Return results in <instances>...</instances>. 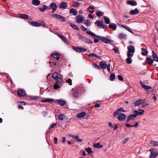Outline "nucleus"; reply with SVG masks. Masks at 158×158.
I'll return each instance as SVG.
<instances>
[{"label": "nucleus", "mask_w": 158, "mask_h": 158, "mask_svg": "<svg viewBox=\"0 0 158 158\" xmlns=\"http://www.w3.org/2000/svg\"><path fill=\"white\" fill-rule=\"evenodd\" d=\"M128 51L127 56H133V54L135 52L134 47L133 45H129L127 47Z\"/></svg>", "instance_id": "obj_1"}, {"label": "nucleus", "mask_w": 158, "mask_h": 158, "mask_svg": "<svg viewBox=\"0 0 158 158\" xmlns=\"http://www.w3.org/2000/svg\"><path fill=\"white\" fill-rule=\"evenodd\" d=\"M86 33L93 37L97 38L103 42L105 37L96 35L94 33L90 31H87Z\"/></svg>", "instance_id": "obj_2"}, {"label": "nucleus", "mask_w": 158, "mask_h": 158, "mask_svg": "<svg viewBox=\"0 0 158 158\" xmlns=\"http://www.w3.org/2000/svg\"><path fill=\"white\" fill-rule=\"evenodd\" d=\"M52 16L53 17H56L61 22H65L66 20L65 17L58 14H54L52 15Z\"/></svg>", "instance_id": "obj_3"}, {"label": "nucleus", "mask_w": 158, "mask_h": 158, "mask_svg": "<svg viewBox=\"0 0 158 158\" xmlns=\"http://www.w3.org/2000/svg\"><path fill=\"white\" fill-rule=\"evenodd\" d=\"M155 149L151 148L150 149V151L151 152V153L150 155V157L151 158H155L158 155L157 152L156 151L154 152Z\"/></svg>", "instance_id": "obj_4"}, {"label": "nucleus", "mask_w": 158, "mask_h": 158, "mask_svg": "<svg viewBox=\"0 0 158 158\" xmlns=\"http://www.w3.org/2000/svg\"><path fill=\"white\" fill-rule=\"evenodd\" d=\"M117 115H118V116L117 118L120 121H122L126 119V116L125 114L122 113H119Z\"/></svg>", "instance_id": "obj_5"}, {"label": "nucleus", "mask_w": 158, "mask_h": 158, "mask_svg": "<svg viewBox=\"0 0 158 158\" xmlns=\"http://www.w3.org/2000/svg\"><path fill=\"white\" fill-rule=\"evenodd\" d=\"M17 94L19 97H22L26 94V92L23 89H21L17 91Z\"/></svg>", "instance_id": "obj_6"}, {"label": "nucleus", "mask_w": 158, "mask_h": 158, "mask_svg": "<svg viewBox=\"0 0 158 158\" xmlns=\"http://www.w3.org/2000/svg\"><path fill=\"white\" fill-rule=\"evenodd\" d=\"M76 20L77 23H80L83 22L84 19L81 15H78L76 17Z\"/></svg>", "instance_id": "obj_7"}, {"label": "nucleus", "mask_w": 158, "mask_h": 158, "mask_svg": "<svg viewBox=\"0 0 158 158\" xmlns=\"http://www.w3.org/2000/svg\"><path fill=\"white\" fill-rule=\"evenodd\" d=\"M136 117V115L135 114H131L129 115L127 118L126 121L128 123L130 120H133Z\"/></svg>", "instance_id": "obj_8"}, {"label": "nucleus", "mask_w": 158, "mask_h": 158, "mask_svg": "<svg viewBox=\"0 0 158 158\" xmlns=\"http://www.w3.org/2000/svg\"><path fill=\"white\" fill-rule=\"evenodd\" d=\"M30 23L31 25L33 26L39 27L41 26V23L36 22L34 21H32L31 22H29Z\"/></svg>", "instance_id": "obj_9"}, {"label": "nucleus", "mask_w": 158, "mask_h": 158, "mask_svg": "<svg viewBox=\"0 0 158 158\" xmlns=\"http://www.w3.org/2000/svg\"><path fill=\"white\" fill-rule=\"evenodd\" d=\"M119 111L123 112H126L125 111L123 108H119L116 110V111L114 112L113 113V115L114 117H115L119 113Z\"/></svg>", "instance_id": "obj_10"}, {"label": "nucleus", "mask_w": 158, "mask_h": 158, "mask_svg": "<svg viewBox=\"0 0 158 158\" xmlns=\"http://www.w3.org/2000/svg\"><path fill=\"white\" fill-rule=\"evenodd\" d=\"M57 103L61 106H64L66 104V102L64 99L56 100Z\"/></svg>", "instance_id": "obj_11"}, {"label": "nucleus", "mask_w": 158, "mask_h": 158, "mask_svg": "<svg viewBox=\"0 0 158 158\" xmlns=\"http://www.w3.org/2000/svg\"><path fill=\"white\" fill-rule=\"evenodd\" d=\"M86 113L84 111L78 113L77 115V118H81L83 117L86 115Z\"/></svg>", "instance_id": "obj_12"}, {"label": "nucleus", "mask_w": 158, "mask_h": 158, "mask_svg": "<svg viewBox=\"0 0 158 158\" xmlns=\"http://www.w3.org/2000/svg\"><path fill=\"white\" fill-rule=\"evenodd\" d=\"M67 6V3L65 2H62L60 5L59 8L60 9H66Z\"/></svg>", "instance_id": "obj_13"}, {"label": "nucleus", "mask_w": 158, "mask_h": 158, "mask_svg": "<svg viewBox=\"0 0 158 158\" xmlns=\"http://www.w3.org/2000/svg\"><path fill=\"white\" fill-rule=\"evenodd\" d=\"M152 55L154 61L158 62V57L157 54L153 51H152Z\"/></svg>", "instance_id": "obj_14"}, {"label": "nucleus", "mask_w": 158, "mask_h": 158, "mask_svg": "<svg viewBox=\"0 0 158 158\" xmlns=\"http://www.w3.org/2000/svg\"><path fill=\"white\" fill-rule=\"evenodd\" d=\"M99 66L102 69H105L106 67V63L104 61H101L99 63Z\"/></svg>", "instance_id": "obj_15"}, {"label": "nucleus", "mask_w": 158, "mask_h": 158, "mask_svg": "<svg viewBox=\"0 0 158 158\" xmlns=\"http://www.w3.org/2000/svg\"><path fill=\"white\" fill-rule=\"evenodd\" d=\"M88 56L92 58L95 57L98 59H101V57L94 53H91L88 55Z\"/></svg>", "instance_id": "obj_16"}, {"label": "nucleus", "mask_w": 158, "mask_h": 158, "mask_svg": "<svg viewBox=\"0 0 158 158\" xmlns=\"http://www.w3.org/2000/svg\"><path fill=\"white\" fill-rule=\"evenodd\" d=\"M51 56L52 57L56 59L57 60H59L60 58V55L58 53H52L51 54Z\"/></svg>", "instance_id": "obj_17"}, {"label": "nucleus", "mask_w": 158, "mask_h": 158, "mask_svg": "<svg viewBox=\"0 0 158 158\" xmlns=\"http://www.w3.org/2000/svg\"><path fill=\"white\" fill-rule=\"evenodd\" d=\"M139 12V11L136 8L134 10H130L129 13L132 15H135L138 13Z\"/></svg>", "instance_id": "obj_18"}, {"label": "nucleus", "mask_w": 158, "mask_h": 158, "mask_svg": "<svg viewBox=\"0 0 158 158\" xmlns=\"http://www.w3.org/2000/svg\"><path fill=\"white\" fill-rule=\"evenodd\" d=\"M93 146L95 148H102L103 146L102 145H101L99 143H94L93 145Z\"/></svg>", "instance_id": "obj_19"}, {"label": "nucleus", "mask_w": 158, "mask_h": 158, "mask_svg": "<svg viewBox=\"0 0 158 158\" xmlns=\"http://www.w3.org/2000/svg\"><path fill=\"white\" fill-rule=\"evenodd\" d=\"M32 3L35 6H38L40 4V2L39 0H32Z\"/></svg>", "instance_id": "obj_20"}, {"label": "nucleus", "mask_w": 158, "mask_h": 158, "mask_svg": "<svg viewBox=\"0 0 158 158\" xmlns=\"http://www.w3.org/2000/svg\"><path fill=\"white\" fill-rule=\"evenodd\" d=\"M69 13L70 14H73L74 15H76L77 13V11L74 8H71L69 10Z\"/></svg>", "instance_id": "obj_21"}, {"label": "nucleus", "mask_w": 158, "mask_h": 158, "mask_svg": "<svg viewBox=\"0 0 158 158\" xmlns=\"http://www.w3.org/2000/svg\"><path fill=\"white\" fill-rule=\"evenodd\" d=\"M79 91V89L78 88H77L75 89L74 92L73 93V95L75 98H76L78 97Z\"/></svg>", "instance_id": "obj_22"}, {"label": "nucleus", "mask_w": 158, "mask_h": 158, "mask_svg": "<svg viewBox=\"0 0 158 158\" xmlns=\"http://www.w3.org/2000/svg\"><path fill=\"white\" fill-rule=\"evenodd\" d=\"M144 112V110H141V109L139 110V112L136 110L134 111V112L135 113V114L136 115V116L138 115H141Z\"/></svg>", "instance_id": "obj_23"}, {"label": "nucleus", "mask_w": 158, "mask_h": 158, "mask_svg": "<svg viewBox=\"0 0 158 158\" xmlns=\"http://www.w3.org/2000/svg\"><path fill=\"white\" fill-rule=\"evenodd\" d=\"M54 101V99L52 98H47L46 99L42 100L41 102H48L52 103Z\"/></svg>", "instance_id": "obj_24"}, {"label": "nucleus", "mask_w": 158, "mask_h": 158, "mask_svg": "<svg viewBox=\"0 0 158 158\" xmlns=\"http://www.w3.org/2000/svg\"><path fill=\"white\" fill-rule=\"evenodd\" d=\"M108 27L110 29H112L114 30H115L117 28L116 25L114 23L110 24L109 25Z\"/></svg>", "instance_id": "obj_25"}, {"label": "nucleus", "mask_w": 158, "mask_h": 158, "mask_svg": "<svg viewBox=\"0 0 158 158\" xmlns=\"http://www.w3.org/2000/svg\"><path fill=\"white\" fill-rule=\"evenodd\" d=\"M69 23L70 24V26L73 29L77 30H79V28L77 27V26L76 25H75V24H73L70 22H69Z\"/></svg>", "instance_id": "obj_26"}, {"label": "nucleus", "mask_w": 158, "mask_h": 158, "mask_svg": "<svg viewBox=\"0 0 158 158\" xmlns=\"http://www.w3.org/2000/svg\"><path fill=\"white\" fill-rule=\"evenodd\" d=\"M83 41L88 44H92L93 43V42L90 39L86 37H85V39L83 40Z\"/></svg>", "instance_id": "obj_27"}, {"label": "nucleus", "mask_w": 158, "mask_h": 158, "mask_svg": "<svg viewBox=\"0 0 158 158\" xmlns=\"http://www.w3.org/2000/svg\"><path fill=\"white\" fill-rule=\"evenodd\" d=\"M19 17L21 19H27L29 18V16L26 14H22L19 15Z\"/></svg>", "instance_id": "obj_28"}, {"label": "nucleus", "mask_w": 158, "mask_h": 158, "mask_svg": "<svg viewBox=\"0 0 158 158\" xmlns=\"http://www.w3.org/2000/svg\"><path fill=\"white\" fill-rule=\"evenodd\" d=\"M146 61H148L147 63L148 64H152L154 62V60L152 59L150 57H147L146 59Z\"/></svg>", "instance_id": "obj_29"}, {"label": "nucleus", "mask_w": 158, "mask_h": 158, "mask_svg": "<svg viewBox=\"0 0 158 158\" xmlns=\"http://www.w3.org/2000/svg\"><path fill=\"white\" fill-rule=\"evenodd\" d=\"M127 37V35L126 34L123 33H120L119 35V37L120 39H126Z\"/></svg>", "instance_id": "obj_30"}, {"label": "nucleus", "mask_w": 158, "mask_h": 158, "mask_svg": "<svg viewBox=\"0 0 158 158\" xmlns=\"http://www.w3.org/2000/svg\"><path fill=\"white\" fill-rule=\"evenodd\" d=\"M56 81L59 83H61L63 81V79L62 77L59 74V76H58V77L56 78V79H55Z\"/></svg>", "instance_id": "obj_31"}, {"label": "nucleus", "mask_w": 158, "mask_h": 158, "mask_svg": "<svg viewBox=\"0 0 158 158\" xmlns=\"http://www.w3.org/2000/svg\"><path fill=\"white\" fill-rule=\"evenodd\" d=\"M48 9V7L46 5H44L43 6V8H39L40 10L42 12H44L45 11V10Z\"/></svg>", "instance_id": "obj_32"}, {"label": "nucleus", "mask_w": 158, "mask_h": 158, "mask_svg": "<svg viewBox=\"0 0 158 158\" xmlns=\"http://www.w3.org/2000/svg\"><path fill=\"white\" fill-rule=\"evenodd\" d=\"M95 24L97 25V26L100 28H101V27L102 24V21L97 20L95 23Z\"/></svg>", "instance_id": "obj_33"}, {"label": "nucleus", "mask_w": 158, "mask_h": 158, "mask_svg": "<svg viewBox=\"0 0 158 158\" xmlns=\"http://www.w3.org/2000/svg\"><path fill=\"white\" fill-rule=\"evenodd\" d=\"M50 7L52 9H56L57 7V5L54 3L53 2L50 4Z\"/></svg>", "instance_id": "obj_34"}, {"label": "nucleus", "mask_w": 158, "mask_h": 158, "mask_svg": "<svg viewBox=\"0 0 158 158\" xmlns=\"http://www.w3.org/2000/svg\"><path fill=\"white\" fill-rule=\"evenodd\" d=\"M65 118V115L63 114H60L58 116V119L61 121H63Z\"/></svg>", "instance_id": "obj_35"}, {"label": "nucleus", "mask_w": 158, "mask_h": 158, "mask_svg": "<svg viewBox=\"0 0 158 158\" xmlns=\"http://www.w3.org/2000/svg\"><path fill=\"white\" fill-rule=\"evenodd\" d=\"M133 56H127V58L126 59V60L128 64H131L132 62V60L131 57H132Z\"/></svg>", "instance_id": "obj_36"}, {"label": "nucleus", "mask_w": 158, "mask_h": 158, "mask_svg": "<svg viewBox=\"0 0 158 158\" xmlns=\"http://www.w3.org/2000/svg\"><path fill=\"white\" fill-rule=\"evenodd\" d=\"M96 15L100 17L103 15L104 13L101 11L98 10L96 12Z\"/></svg>", "instance_id": "obj_37"}, {"label": "nucleus", "mask_w": 158, "mask_h": 158, "mask_svg": "<svg viewBox=\"0 0 158 158\" xmlns=\"http://www.w3.org/2000/svg\"><path fill=\"white\" fill-rule=\"evenodd\" d=\"M103 18L106 24H108L110 23V20L106 16H104Z\"/></svg>", "instance_id": "obj_38"}, {"label": "nucleus", "mask_w": 158, "mask_h": 158, "mask_svg": "<svg viewBox=\"0 0 158 158\" xmlns=\"http://www.w3.org/2000/svg\"><path fill=\"white\" fill-rule=\"evenodd\" d=\"M74 139L77 141L78 142H81L82 141V139H79L78 135L75 136Z\"/></svg>", "instance_id": "obj_39"}, {"label": "nucleus", "mask_w": 158, "mask_h": 158, "mask_svg": "<svg viewBox=\"0 0 158 158\" xmlns=\"http://www.w3.org/2000/svg\"><path fill=\"white\" fill-rule=\"evenodd\" d=\"M141 50L142 51L141 54L143 56H146L148 52V51H146L145 49L143 48H141Z\"/></svg>", "instance_id": "obj_40"}, {"label": "nucleus", "mask_w": 158, "mask_h": 158, "mask_svg": "<svg viewBox=\"0 0 158 158\" xmlns=\"http://www.w3.org/2000/svg\"><path fill=\"white\" fill-rule=\"evenodd\" d=\"M113 41L112 40H110L108 38L105 37L104 39V41L103 42L105 43H110L111 42H113Z\"/></svg>", "instance_id": "obj_41"}, {"label": "nucleus", "mask_w": 158, "mask_h": 158, "mask_svg": "<svg viewBox=\"0 0 158 158\" xmlns=\"http://www.w3.org/2000/svg\"><path fill=\"white\" fill-rule=\"evenodd\" d=\"M121 26L122 27L125 28L126 30L130 32V33L133 34V32L131 30L130 28L129 27H127V26H125L123 25H121Z\"/></svg>", "instance_id": "obj_42"}, {"label": "nucleus", "mask_w": 158, "mask_h": 158, "mask_svg": "<svg viewBox=\"0 0 158 158\" xmlns=\"http://www.w3.org/2000/svg\"><path fill=\"white\" fill-rule=\"evenodd\" d=\"M115 78V75L114 73H113L110 74V81H113L114 80Z\"/></svg>", "instance_id": "obj_43"}, {"label": "nucleus", "mask_w": 158, "mask_h": 158, "mask_svg": "<svg viewBox=\"0 0 158 158\" xmlns=\"http://www.w3.org/2000/svg\"><path fill=\"white\" fill-rule=\"evenodd\" d=\"M52 76L53 78L55 79L57 77H58V76H59V74L56 72H55L52 74Z\"/></svg>", "instance_id": "obj_44"}, {"label": "nucleus", "mask_w": 158, "mask_h": 158, "mask_svg": "<svg viewBox=\"0 0 158 158\" xmlns=\"http://www.w3.org/2000/svg\"><path fill=\"white\" fill-rule=\"evenodd\" d=\"M135 106H140L141 104L139 99L136 101L134 103Z\"/></svg>", "instance_id": "obj_45"}, {"label": "nucleus", "mask_w": 158, "mask_h": 158, "mask_svg": "<svg viewBox=\"0 0 158 158\" xmlns=\"http://www.w3.org/2000/svg\"><path fill=\"white\" fill-rule=\"evenodd\" d=\"M80 5V3L77 1H75L73 4L72 6L73 7H77Z\"/></svg>", "instance_id": "obj_46"}, {"label": "nucleus", "mask_w": 158, "mask_h": 158, "mask_svg": "<svg viewBox=\"0 0 158 158\" xmlns=\"http://www.w3.org/2000/svg\"><path fill=\"white\" fill-rule=\"evenodd\" d=\"M85 150L89 154H90L91 153L93 152L91 148L89 147L86 148H85Z\"/></svg>", "instance_id": "obj_47"}, {"label": "nucleus", "mask_w": 158, "mask_h": 158, "mask_svg": "<svg viewBox=\"0 0 158 158\" xmlns=\"http://www.w3.org/2000/svg\"><path fill=\"white\" fill-rule=\"evenodd\" d=\"M142 87L143 88L147 90H148L152 88L151 86H147L144 85H143Z\"/></svg>", "instance_id": "obj_48"}, {"label": "nucleus", "mask_w": 158, "mask_h": 158, "mask_svg": "<svg viewBox=\"0 0 158 158\" xmlns=\"http://www.w3.org/2000/svg\"><path fill=\"white\" fill-rule=\"evenodd\" d=\"M142 87L143 88L147 90H148L152 88L151 86H147L144 85H143Z\"/></svg>", "instance_id": "obj_49"}, {"label": "nucleus", "mask_w": 158, "mask_h": 158, "mask_svg": "<svg viewBox=\"0 0 158 158\" xmlns=\"http://www.w3.org/2000/svg\"><path fill=\"white\" fill-rule=\"evenodd\" d=\"M86 51V49L84 47H79V52H84Z\"/></svg>", "instance_id": "obj_50"}, {"label": "nucleus", "mask_w": 158, "mask_h": 158, "mask_svg": "<svg viewBox=\"0 0 158 158\" xmlns=\"http://www.w3.org/2000/svg\"><path fill=\"white\" fill-rule=\"evenodd\" d=\"M128 3L132 6H134L137 4L136 2H134L132 1H128Z\"/></svg>", "instance_id": "obj_51"}, {"label": "nucleus", "mask_w": 158, "mask_h": 158, "mask_svg": "<svg viewBox=\"0 0 158 158\" xmlns=\"http://www.w3.org/2000/svg\"><path fill=\"white\" fill-rule=\"evenodd\" d=\"M77 35H78L79 39L83 41V40L85 37L83 36L81 34H77Z\"/></svg>", "instance_id": "obj_52"}, {"label": "nucleus", "mask_w": 158, "mask_h": 158, "mask_svg": "<svg viewBox=\"0 0 158 158\" xmlns=\"http://www.w3.org/2000/svg\"><path fill=\"white\" fill-rule=\"evenodd\" d=\"M139 100L140 102V103H141V104H142L146 102L147 99L144 98L143 99H139Z\"/></svg>", "instance_id": "obj_53"}, {"label": "nucleus", "mask_w": 158, "mask_h": 158, "mask_svg": "<svg viewBox=\"0 0 158 158\" xmlns=\"http://www.w3.org/2000/svg\"><path fill=\"white\" fill-rule=\"evenodd\" d=\"M84 23L86 25V26L88 27L90 25V24L88 20H85L84 22Z\"/></svg>", "instance_id": "obj_54"}, {"label": "nucleus", "mask_w": 158, "mask_h": 158, "mask_svg": "<svg viewBox=\"0 0 158 158\" xmlns=\"http://www.w3.org/2000/svg\"><path fill=\"white\" fill-rule=\"evenodd\" d=\"M79 47H76L74 46H72L73 49L75 51L79 52Z\"/></svg>", "instance_id": "obj_55"}, {"label": "nucleus", "mask_w": 158, "mask_h": 158, "mask_svg": "<svg viewBox=\"0 0 158 158\" xmlns=\"http://www.w3.org/2000/svg\"><path fill=\"white\" fill-rule=\"evenodd\" d=\"M57 35L62 40H64V38H65V37L64 35L60 34H58Z\"/></svg>", "instance_id": "obj_56"}, {"label": "nucleus", "mask_w": 158, "mask_h": 158, "mask_svg": "<svg viewBox=\"0 0 158 158\" xmlns=\"http://www.w3.org/2000/svg\"><path fill=\"white\" fill-rule=\"evenodd\" d=\"M151 143L155 146L158 145V142L151 141Z\"/></svg>", "instance_id": "obj_57"}, {"label": "nucleus", "mask_w": 158, "mask_h": 158, "mask_svg": "<svg viewBox=\"0 0 158 158\" xmlns=\"http://www.w3.org/2000/svg\"><path fill=\"white\" fill-rule=\"evenodd\" d=\"M112 50H113L114 52L115 53H117L118 52V53H119V50L118 48H114L112 49Z\"/></svg>", "instance_id": "obj_58"}, {"label": "nucleus", "mask_w": 158, "mask_h": 158, "mask_svg": "<svg viewBox=\"0 0 158 158\" xmlns=\"http://www.w3.org/2000/svg\"><path fill=\"white\" fill-rule=\"evenodd\" d=\"M92 65H93V66L94 67V68H96V69H99V66L98 65H97L96 64H94V63L93 64H92Z\"/></svg>", "instance_id": "obj_59"}, {"label": "nucleus", "mask_w": 158, "mask_h": 158, "mask_svg": "<svg viewBox=\"0 0 158 158\" xmlns=\"http://www.w3.org/2000/svg\"><path fill=\"white\" fill-rule=\"evenodd\" d=\"M129 139L128 138H125L124 140L123 141L122 143L123 144H125L129 140Z\"/></svg>", "instance_id": "obj_60"}, {"label": "nucleus", "mask_w": 158, "mask_h": 158, "mask_svg": "<svg viewBox=\"0 0 158 158\" xmlns=\"http://www.w3.org/2000/svg\"><path fill=\"white\" fill-rule=\"evenodd\" d=\"M118 79L120 80V81H122L123 80V77H122V76L121 75H118Z\"/></svg>", "instance_id": "obj_61"}, {"label": "nucleus", "mask_w": 158, "mask_h": 158, "mask_svg": "<svg viewBox=\"0 0 158 158\" xmlns=\"http://www.w3.org/2000/svg\"><path fill=\"white\" fill-rule=\"evenodd\" d=\"M81 28L82 30L84 31H87V29L83 25L81 26Z\"/></svg>", "instance_id": "obj_62"}, {"label": "nucleus", "mask_w": 158, "mask_h": 158, "mask_svg": "<svg viewBox=\"0 0 158 158\" xmlns=\"http://www.w3.org/2000/svg\"><path fill=\"white\" fill-rule=\"evenodd\" d=\"M67 82L69 83L70 85H72V80L70 79H68L67 80H66Z\"/></svg>", "instance_id": "obj_63"}, {"label": "nucleus", "mask_w": 158, "mask_h": 158, "mask_svg": "<svg viewBox=\"0 0 158 158\" xmlns=\"http://www.w3.org/2000/svg\"><path fill=\"white\" fill-rule=\"evenodd\" d=\"M63 40L65 42V43L67 44H69V41H68V40H67V39L65 37V38H64V40Z\"/></svg>", "instance_id": "obj_64"}]
</instances>
